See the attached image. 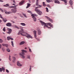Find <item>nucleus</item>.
<instances>
[{"instance_id": "47", "label": "nucleus", "mask_w": 74, "mask_h": 74, "mask_svg": "<svg viewBox=\"0 0 74 74\" xmlns=\"http://www.w3.org/2000/svg\"><path fill=\"white\" fill-rule=\"evenodd\" d=\"M6 72H7V73H9V71H8V69L6 70Z\"/></svg>"}, {"instance_id": "59", "label": "nucleus", "mask_w": 74, "mask_h": 74, "mask_svg": "<svg viewBox=\"0 0 74 74\" xmlns=\"http://www.w3.org/2000/svg\"><path fill=\"white\" fill-rule=\"evenodd\" d=\"M47 6L49 7H50V5H48Z\"/></svg>"}, {"instance_id": "51", "label": "nucleus", "mask_w": 74, "mask_h": 74, "mask_svg": "<svg viewBox=\"0 0 74 74\" xmlns=\"http://www.w3.org/2000/svg\"><path fill=\"white\" fill-rule=\"evenodd\" d=\"M0 72H2V68L1 69V68H0Z\"/></svg>"}, {"instance_id": "11", "label": "nucleus", "mask_w": 74, "mask_h": 74, "mask_svg": "<svg viewBox=\"0 0 74 74\" xmlns=\"http://www.w3.org/2000/svg\"><path fill=\"white\" fill-rule=\"evenodd\" d=\"M38 35H40V34H41V31L40 30H38Z\"/></svg>"}, {"instance_id": "34", "label": "nucleus", "mask_w": 74, "mask_h": 74, "mask_svg": "<svg viewBox=\"0 0 74 74\" xmlns=\"http://www.w3.org/2000/svg\"><path fill=\"white\" fill-rule=\"evenodd\" d=\"M27 58L29 59H30V56H27Z\"/></svg>"}, {"instance_id": "35", "label": "nucleus", "mask_w": 74, "mask_h": 74, "mask_svg": "<svg viewBox=\"0 0 74 74\" xmlns=\"http://www.w3.org/2000/svg\"><path fill=\"white\" fill-rule=\"evenodd\" d=\"M0 10L1 12H4V11H3V10L1 8H0Z\"/></svg>"}, {"instance_id": "38", "label": "nucleus", "mask_w": 74, "mask_h": 74, "mask_svg": "<svg viewBox=\"0 0 74 74\" xmlns=\"http://www.w3.org/2000/svg\"><path fill=\"white\" fill-rule=\"evenodd\" d=\"M3 32H5V27H4L3 29Z\"/></svg>"}, {"instance_id": "52", "label": "nucleus", "mask_w": 74, "mask_h": 74, "mask_svg": "<svg viewBox=\"0 0 74 74\" xmlns=\"http://www.w3.org/2000/svg\"><path fill=\"white\" fill-rule=\"evenodd\" d=\"M29 51L30 52H32V50L31 49H29Z\"/></svg>"}, {"instance_id": "54", "label": "nucleus", "mask_w": 74, "mask_h": 74, "mask_svg": "<svg viewBox=\"0 0 74 74\" xmlns=\"http://www.w3.org/2000/svg\"><path fill=\"white\" fill-rule=\"evenodd\" d=\"M1 44H0V49H1Z\"/></svg>"}, {"instance_id": "17", "label": "nucleus", "mask_w": 74, "mask_h": 74, "mask_svg": "<svg viewBox=\"0 0 74 74\" xmlns=\"http://www.w3.org/2000/svg\"><path fill=\"white\" fill-rule=\"evenodd\" d=\"M17 66H22L19 61H18L17 62Z\"/></svg>"}, {"instance_id": "61", "label": "nucleus", "mask_w": 74, "mask_h": 74, "mask_svg": "<svg viewBox=\"0 0 74 74\" xmlns=\"http://www.w3.org/2000/svg\"><path fill=\"white\" fill-rule=\"evenodd\" d=\"M36 2H38V0H36Z\"/></svg>"}, {"instance_id": "62", "label": "nucleus", "mask_w": 74, "mask_h": 74, "mask_svg": "<svg viewBox=\"0 0 74 74\" xmlns=\"http://www.w3.org/2000/svg\"><path fill=\"white\" fill-rule=\"evenodd\" d=\"M25 49H27V47H25Z\"/></svg>"}, {"instance_id": "24", "label": "nucleus", "mask_w": 74, "mask_h": 74, "mask_svg": "<svg viewBox=\"0 0 74 74\" xmlns=\"http://www.w3.org/2000/svg\"><path fill=\"white\" fill-rule=\"evenodd\" d=\"M43 5L44 7H45V6H46V5H45V3L44 2H43Z\"/></svg>"}, {"instance_id": "2", "label": "nucleus", "mask_w": 74, "mask_h": 74, "mask_svg": "<svg viewBox=\"0 0 74 74\" xmlns=\"http://www.w3.org/2000/svg\"><path fill=\"white\" fill-rule=\"evenodd\" d=\"M22 32H21V31H20L18 32V35H21V36H25L28 38H33V37L32 36H31L30 34L27 33L25 35H24L22 33Z\"/></svg>"}, {"instance_id": "21", "label": "nucleus", "mask_w": 74, "mask_h": 74, "mask_svg": "<svg viewBox=\"0 0 74 74\" xmlns=\"http://www.w3.org/2000/svg\"><path fill=\"white\" fill-rule=\"evenodd\" d=\"M55 3L57 4V3H59L60 2L58 0H56L55 1Z\"/></svg>"}, {"instance_id": "1", "label": "nucleus", "mask_w": 74, "mask_h": 74, "mask_svg": "<svg viewBox=\"0 0 74 74\" xmlns=\"http://www.w3.org/2000/svg\"><path fill=\"white\" fill-rule=\"evenodd\" d=\"M40 22L41 23V25H42V26H44V28H45V27H47V28H48V29L51 28V27L47 26H48V25L50 26V27H51L53 28V25L51 24L50 23H45L44 22L42 21H40Z\"/></svg>"}, {"instance_id": "20", "label": "nucleus", "mask_w": 74, "mask_h": 74, "mask_svg": "<svg viewBox=\"0 0 74 74\" xmlns=\"http://www.w3.org/2000/svg\"><path fill=\"white\" fill-rule=\"evenodd\" d=\"M32 18H33L34 21V22H36L37 21V19H36V17H32Z\"/></svg>"}, {"instance_id": "39", "label": "nucleus", "mask_w": 74, "mask_h": 74, "mask_svg": "<svg viewBox=\"0 0 74 74\" xmlns=\"http://www.w3.org/2000/svg\"><path fill=\"white\" fill-rule=\"evenodd\" d=\"M21 31L22 33H24V32H23V29H21Z\"/></svg>"}, {"instance_id": "32", "label": "nucleus", "mask_w": 74, "mask_h": 74, "mask_svg": "<svg viewBox=\"0 0 74 74\" xmlns=\"http://www.w3.org/2000/svg\"><path fill=\"white\" fill-rule=\"evenodd\" d=\"M14 27L16 28H17V29H19V28L17 26H16V25L14 26Z\"/></svg>"}, {"instance_id": "15", "label": "nucleus", "mask_w": 74, "mask_h": 74, "mask_svg": "<svg viewBox=\"0 0 74 74\" xmlns=\"http://www.w3.org/2000/svg\"><path fill=\"white\" fill-rule=\"evenodd\" d=\"M2 19L3 20V22H4V23H5V22L7 21V19L6 18H3Z\"/></svg>"}, {"instance_id": "29", "label": "nucleus", "mask_w": 74, "mask_h": 74, "mask_svg": "<svg viewBox=\"0 0 74 74\" xmlns=\"http://www.w3.org/2000/svg\"><path fill=\"white\" fill-rule=\"evenodd\" d=\"M46 1L47 3H50V2H51V1L50 0H46Z\"/></svg>"}, {"instance_id": "33", "label": "nucleus", "mask_w": 74, "mask_h": 74, "mask_svg": "<svg viewBox=\"0 0 74 74\" xmlns=\"http://www.w3.org/2000/svg\"><path fill=\"white\" fill-rule=\"evenodd\" d=\"M62 1H64V3H67V1H66V0H61Z\"/></svg>"}, {"instance_id": "3", "label": "nucleus", "mask_w": 74, "mask_h": 74, "mask_svg": "<svg viewBox=\"0 0 74 74\" xmlns=\"http://www.w3.org/2000/svg\"><path fill=\"white\" fill-rule=\"evenodd\" d=\"M21 51H22V52L21 53H20L19 55L20 56L21 58H23V59H25V57L24 56V55H25V54L24 52L26 53V52H27V51L25 50H22Z\"/></svg>"}, {"instance_id": "8", "label": "nucleus", "mask_w": 74, "mask_h": 74, "mask_svg": "<svg viewBox=\"0 0 74 74\" xmlns=\"http://www.w3.org/2000/svg\"><path fill=\"white\" fill-rule=\"evenodd\" d=\"M7 26H9V27H11L12 26V24L10 23H8L6 24Z\"/></svg>"}, {"instance_id": "16", "label": "nucleus", "mask_w": 74, "mask_h": 74, "mask_svg": "<svg viewBox=\"0 0 74 74\" xmlns=\"http://www.w3.org/2000/svg\"><path fill=\"white\" fill-rule=\"evenodd\" d=\"M24 44H25V42L22 41L19 44V45H23Z\"/></svg>"}, {"instance_id": "53", "label": "nucleus", "mask_w": 74, "mask_h": 74, "mask_svg": "<svg viewBox=\"0 0 74 74\" xmlns=\"http://www.w3.org/2000/svg\"><path fill=\"white\" fill-rule=\"evenodd\" d=\"M13 2L14 3H15V1L14 0H12Z\"/></svg>"}, {"instance_id": "64", "label": "nucleus", "mask_w": 74, "mask_h": 74, "mask_svg": "<svg viewBox=\"0 0 74 74\" xmlns=\"http://www.w3.org/2000/svg\"><path fill=\"white\" fill-rule=\"evenodd\" d=\"M3 34H5V33H4V32H3Z\"/></svg>"}, {"instance_id": "49", "label": "nucleus", "mask_w": 74, "mask_h": 74, "mask_svg": "<svg viewBox=\"0 0 74 74\" xmlns=\"http://www.w3.org/2000/svg\"><path fill=\"white\" fill-rule=\"evenodd\" d=\"M13 60V61H12V62H13V63H15V60Z\"/></svg>"}, {"instance_id": "46", "label": "nucleus", "mask_w": 74, "mask_h": 74, "mask_svg": "<svg viewBox=\"0 0 74 74\" xmlns=\"http://www.w3.org/2000/svg\"><path fill=\"white\" fill-rule=\"evenodd\" d=\"M13 60H16V58L15 57H13Z\"/></svg>"}, {"instance_id": "23", "label": "nucleus", "mask_w": 74, "mask_h": 74, "mask_svg": "<svg viewBox=\"0 0 74 74\" xmlns=\"http://www.w3.org/2000/svg\"><path fill=\"white\" fill-rule=\"evenodd\" d=\"M9 6V4H7L6 5H3L4 7H8Z\"/></svg>"}, {"instance_id": "60", "label": "nucleus", "mask_w": 74, "mask_h": 74, "mask_svg": "<svg viewBox=\"0 0 74 74\" xmlns=\"http://www.w3.org/2000/svg\"><path fill=\"white\" fill-rule=\"evenodd\" d=\"M16 6H17V5H15L14 6V7H16Z\"/></svg>"}, {"instance_id": "42", "label": "nucleus", "mask_w": 74, "mask_h": 74, "mask_svg": "<svg viewBox=\"0 0 74 74\" xmlns=\"http://www.w3.org/2000/svg\"><path fill=\"white\" fill-rule=\"evenodd\" d=\"M46 11L47 12H48L49 11H48V8H46Z\"/></svg>"}, {"instance_id": "13", "label": "nucleus", "mask_w": 74, "mask_h": 74, "mask_svg": "<svg viewBox=\"0 0 74 74\" xmlns=\"http://www.w3.org/2000/svg\"><path fill=\"white\" fill-rule=\"evenodd\" d=\"M31 16L33 17V18L35 17L34 16H36L37 17V16H38L36 14H32L31 15Z\"/></svg>"}, {"instance_id": "27", "label": "nucleus", "mask_w": 74, "mask_h": 74, "mask_svg": "<svg viewBox=\"0 0 74 74\" xmlns=\"http://www.w3.org/2000/svg\"><path fill=\"white\" fill-rule=\"evenodd\" d=\"M11 39V37H10V36H8L7 38V40H9Z\"/></svg>"}, {"instance_id": "28", "label": "nucleus", "mask_w": 74, "mask_h": 74, "mask_svg": "<svg viewBox=\"0 0 74 74\" xmlns=\"http://www.w3.org/2000/svg\"><path fill=\"white\" fill-rule=\"evenodd\" d=\"M2 71L3 72L5 71V69L2 68Z\"/></svg>"}, {"instance_id": "36", "label": "nucleus", "mask_w": 74, "mask_h": 74, "mask_svg": "<svg viewBox=\"0 0 74 74\" xmlns=\"http://www.w3.org/2000/svg\"><path fill=\"white\" fill-rule=\"evenodd\" d=\"M7 51L8 52H10V49H7Z\"/></svg>"}, {"instance_id": "10", "label": "nucleus", "mask_w": 74, "mask_h": 74, "mask_svg": "<svg viewBox=\"0 0 74 74\" xmlns=\"http://www.w3.org/2000/svg\"><path fill=\"white\" fill-rule=\"evenodd\" d=\"M25 1L22 0L19 3V4L20 5H22L23 3H25Z\"/></svg>"}, {"instance_id": "30", "label": "nucleus", "mask_w": 74, "mask_h": 74, "mask_svg": "<svg viewBox=\"0 0 74 74\" xmlns=\"http://www.w3.org/2000/svg\"><path fill=\"white\" fill-rule=\"evenodd\" d=\"M23 16H25V18H27L26 15V14L23 13Z\"/></svg>"}, {"instance_id": "56", "label": "nucleus", "mask_w": 74, "mask_h": 74, "mask_svg": "<svg viewBox=\"0 0 74 74\" xmlns=\"http://www.w3.org/2000/svg\"><path fill=\"white\" fill-rule=\"evenodd\" d=\"M28 1H29V3H31V1H30V0H29Z\"/></svg>"}, {"instance_id": "18", "label": "nucleus", "mask_w": 74, "mask_h": 74, "mask_svg": "<svg viewBox=\"0 0 74 74\" xmlns=\"http://www.w3.org/2000/svg\"><path fill=\"white\" fill-rule=\"evenodd\" d=\"M30 4L27 3V6L26 7V8H28L30 7Z\"/></svg>"}, {"instance_id": "44", "label": "nucleus", "mask_w": 74, "mask_h": 74, "mask_svg": "<svg viewBox=\"0 0 74 74\" xmlns=\"http://www.w3.org/2000/svg\"><path fill=\"white\" fill-rule=\"evenodd\" d=\"M31 69H32V66H30V69H29L30 71H31Z\"/></svg>"}, {"instance_id": "58", "label": "nucleus", "mask_w": 74, "mask_h": 74, "mask_svg": "<svg viewBox=\"0 0 74 74\" xmlns=\"http://www.w3.org/2000/svg\"><path fill=\"white\" fill-rule=\"evenodd\" d=\"M1 22H2V21L1 20H0V23H1Z\"/></svg>"}, {"instance_id": "5", "label": "nucleus", "mask_w": 74, "mask_h": 74, "mask_svg": "<svg viewBox=\"0 0 74 74\" xmlns=\"http://www.w3.org/2000/svg\"><path fill=\"white\" fill-rule=\"evenodd\" d=\"M45 18H46L48 19V20H49V21H50L51 22V23H52L53 22V20H52V19L50 18L49 17L47 16H45Z\"/></svg>"}, {"instance_id": "26", "label": "nucleus", "mask_w": 74, "mask_h": 74, "mask_svg": "<svg viewBox=\"0 0 74 74\" xmlns=\"http://www.w3.org/2000/svg\"><path fill=\"white\" fill-rule=\"evenodd\" d=\"M5 13L6 14H10V12H6Z\"/></svg>"}, {"instance_id": "37", "label": "nucleus", "mask_w": 74, "mask_h": 74, "mask_svg": "<svg viewBox=\"0 0 74 74\" xmlns=\"http://www.w3.org/2000/svg\"><path fill=\"white\" fill-rule=\"evenodd\" d=\"M11 56L10 55L9 56V60H11Z\"/></svg>"}, {"instance_id": "55", "label": "nucleus", "mask_w": 74, "mask_h": 74, "mask_svg": "<svg viewBox=\"0 0 74 74\" xmlns=\"http://www.w3.org/2000/svg\"><path fill=\"white\" fill-rule=\"evenodd\" d=\"M0 1L1 2H3V1L2 0H0Z\"/></svg>"}, {"instance_id": "9", "label": "nucleus", "mask_w": 74, "mask_h": 74, "mask_svg": "<svg viewBox=\"0 0 74 74\" xmlns=\"http://www.w3.org/2000/svg\"><path fill=\"white\" fill-rule=\"evenodd\" d=\"M36 33H37V31H36L34 30L33 32V33H34V34L35 38H36V37H37V35H36Z\"/></svg>"}, {"instance_id": "63", "label": "nucleus", "mask_w": 74, "mask_h": 74, "mask_svg": "<svg viewBox=\"0 0 74 74\" xmlns=\"http://www.w3.org/2000/svg\"><path fill=\"white\" fill-rule=\"evenodd\" d=\"M15 5V4L13 3V5Z\"/></svg>"}, {"instance_id": "14", "label": "nucleus", "mask_w": 74, "mask_h": 74, "mask_svg": "<svg viewBox=\"0 0 74 74\" xmlns=\"http://www.w3.org/2000/svg\"><path fill=\"white\" fill-rule=\"evenodd\" d=\"M38 8H40V7H36V8L35 9V11H36V12L37 11H39V10H38Z\"/></svg>"}, {"instance_id": "25", "label": "nucleus", "mask_w": 74, "mask_h": 74, "mask_svg": "<svg viewBox=\"0 0 74 74\" xmlns=\"http://www.w3.org/2000/svg\"><path fill=\"white\" fill-rule=\"evenodd\" d=\"M27 12H28V13H29L30 14H32V11L28 10L27 11Z\"/></svg>"}, {"instance_id": "6", "label": "nucleus", "mask_w": 74, "mask_h": 74, "mask_svg": "<svg viewBox=\"0 0 74 74\" xmlns=\"http://www.w3.org/2000/svg\"><path fill=\"white\" fill-rule=\"evenodd\" d=\"M36 12L38 13V15H41L42 14V12L40 10L37 11Z\"/></svg>"}, {"instance_id": "43", "label": "nucleus", "mask_w": 74, "mask_h": 74, "mask_svg": "<svg viewBox=\"0 0 74 74\" xmlns=\"http://www.w3.org/2000/svg\"><path fill=\"white\" fill-rule=\"evenodd\" d=\"M2 50L3 51V52H4L5 51V49L4 48H2Z\"/></svg>"}, {"instance_id": "31", "label": "nucleus", "mask_w": 74, "mask_h": 74, "mask_svg": "<svg viewBox=\"0 0 74 74\" xmlns=\"http://www.w3.org/2000/svg\"><path fill=\"white\" fill-rule=\"evenodd\" d=\"M11 43H12V47H14V43H13V41H11Z\"/></svg>"}, {"instance_id": "57", "label": "nucleus", "mask_w": 74, "mask_h": 74, "mask_svg": "<svg viewBox=\"0 0 74 74\" xmlns=\"http://www.w3.org/2000/svg\"><path fill=\"white\" fill-rule=\"evenodd\" d=\"M10 39L11 40H13L14 39H13V38H10Z\"/></svg>"}, {"instance_id": "4", "label": "nucleus", "mask_w": 74, "mask_h": 74, "mask_svg": "<svg viewBox=\"0 0 74 74\" xmlns=\"http://www.w3.org/2000/svg\"><path fill=\"white\" fill-rule=\"evenodd\" d=\"M7 30L8 31L7 32V34H10L12 32V29H11L8 28L7 29Z\"/></svg>"}, {"instance_id": "7", "label": "nucleus", "mask_w": 74, "mask_h": 74, "mask_svg": "<svg viewBox=\"0 0 74 74\" xmlns=\"http://www.w3.org/2000/svg\"><path fill=\"white\" fill-rule=\"evenodd\" d=\"M11 10L13 13H16V12L17 11L16 9L15 8L12 9Z\"/></svg>"}, {"instance_id": "45", "label": "nucleus", "mask_w": 74, "mask_h": 74, "mask_svg": "<svg viewBox=\"0 0 74 74\" xmlns=\"http://www.w3.org/2000/svg\"><path fill=\"white\" fill-rule=\"evenodd\" d=\"M0 18H1L2 19H3V17L2 16V15H1V14H0Z\"/></svg>"}, {"instance_id": "40", "label": "nucleus", "mask_w": 74, "mask_h": 74, "mask_svg": "<svg viewBox=\"0 0 74 74\" xmlns=\"http://www.w3.org/2000/svg\"><path fill=\"white\" fill-rule=\"evenodd\" d=\"M3 42V40L1 39H0V43H2Z\"/></svg>"}, {"instance_id": "48", "label": "nucleus", "mask_w": 74, "mask_h": 74, "mask_svg": "<svg viewBox=\"0 0 74 74\" xmlns=\"http://www.w3.org/2000/svg\"><path fill=\"white\" fill-rule=\"evenodd\" d=\"M36 40H37L38 41H40V39L37 38H36Z\"/></svg>"}, {"instance_id": "41", "label": "nucleus", "mask_w": 74, "mask_h": 74, "mask_svg": "<svg viewBox=\"0 0 74 74\" xmlns=\"http://www.w3.org/2000/svg\"><path fill=\"white\" fill-rule=\"evenodd\" d=\"M38 5V2H36V5Z\"/></svg>"}, {"instance_id": "19", "label": "nucleus", "mask_w": 74, "mask_h": 74, "mask_svg": "<svg viewBox=\"0 0 74 74\" xmlns=\"http://www.w3.org/2000/svg\"><path fill=\"white\" fill-rule=\"evenodd\" d=\"M69 4L71 5H73V0H70V1H69Z\"/></svg>"}, {"instance_id": "50", "label": "nucleus", "mask_w": 74, "mask_h": 74, "mask_svg": "<svg viewBox=\"0 0 74 74\" xmlns=\"http://www.w3.org/2000/svg\"><path fill=\"white\" fill-rule=\"evenodd\" d=\"M10 8H14V6H10Z\"/></svg>"}, {"instance_id": "12", "label": "nucleus", "mask_w": 74, "mask_h": 74, "mask_svg": "<svg viewBox=\"0 0 74 74\" xmlns=\"http://www.w3.org/2000/svg\"><path fill=\"white\" fill-rule=\"evenodd\" d=\"M2 45H3V46H4V47H7V48L8 47V44H4L3 43L2 44Z\"/></svg>"}, {"instance_id": "22", "label": "nucleus", "mask_w": 74, "mask_h": 74, "mask_svg": "<svg viewBox=\"0 0 74 74\" xmlns=\"http://www.w3.org/2000/svg\"><path fill=\"white\" fill-rule=\"evenodd\" d=\"M21 25H22V26H26V24H25V23H21Z\"/></svg>"}]
</instances>
